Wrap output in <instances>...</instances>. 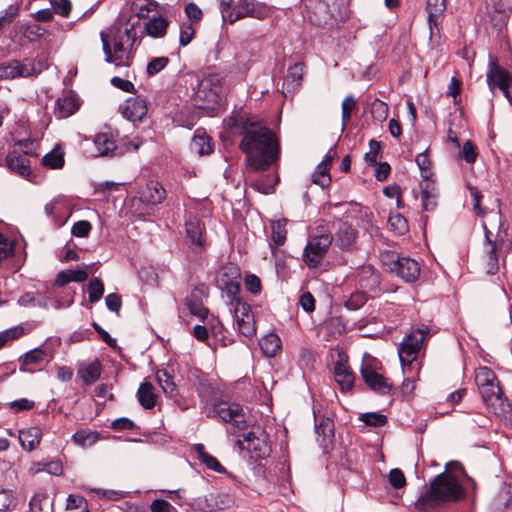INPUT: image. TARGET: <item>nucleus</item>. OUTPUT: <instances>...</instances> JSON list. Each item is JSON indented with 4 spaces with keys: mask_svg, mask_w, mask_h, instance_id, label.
Here are the masks:
<instances>
[{
    "mask_svg": "<svg viewBox=\"0 0 512 512\" xmlns=\"http://www.w3.org/2000/svg\"><path fill=\"white\" fill-rule=\"evenodd\" d=\"M226 125L232 134L242 136L239 149L246 155V162L253 171H266L278 161L279 141L262 121L249 117L246 113L237 112L226 120Z\"/></svg>",
    "mask_w": 512,
    "mask_h": 512,
    "instance_id": "nucleus-1",
    "label": "nucleus"
},
{
    "mask_svg": "<svg viewBox=\"0 0 512 512\" xmlns=\"http://www.w3.org/2000/svg\"><path fill=\"white\" fill-rule=\"evenodd\" d=\"M105 61L117 67H128L133 59V48L137 40L135 23L124 27L114 25L107 31L100 32Z\"/></svg>",
    "mask_w": 512,
    "mask_h": 512,
    "instance_id": "nucleus-2",
    "label": "nucleus"
},
{
    "mask_svg": "<svg viewBox=\"0 0 512 512\" xmlns=\"http://www.w3.org/2000/svg\"><path fill=\"white\" fill-rule=\"evenodd\" d=\"M465 497L464 488L455 476L441 473L435 477L430 486L416 502L420 510H429L445 502H457Z\"/></svg>",
    "mask_w": 512,
    "mask_h": 512,
    "instance_id": "nucleus-3",
    "label": "nucleus"
},
{
    "mask_svg": "<svg viewBox=\"0 0 512 512\" xmlns=\"http://www.w3.org/2000/svg\"><path fill=\"white\" fill-rule=\"evenodd\" d=\"M243 439L237 436L231 439L234 447L239 453L247 451L250 458L254 460L263 459L269 456L271 447L269 444V436L261 427H256L252 431L242 434Z\"/></svg>",
    "mask_w": 512,
    "mask_h": 512,
    "instance_id": "nucleus-4",
    "label": "nucleus"
},
{
    "mask_svg": "<svg viewBox=\"0 0 512 512\" xmlns=\"http://www.w3.org/2000/svg\"><path fill=\"white\" fill-rule=\"evenodd\" d=\"M222 79L218 74H209L200 80L194 93V105L199 109H213L220 100Z\"/></svg>",
    "mask_w": 512,
    "mask_h": 512,
    "instance_id": "nucleus-5",
    "label": "nucleus"
},
{
    "mask_svg": "<svg viewBox=\"0 0 512 512\" xmlns=\"http://www.w3.org/2000/svg\"><path fill=\"white\" fill-rule=\"evenodd\" d=\"M428 334V330L415 329L405 336L398 349L399 359L402 365L403 374H407V370L413 369V363L416 361L424 341Z\"/></svg>",
    "mask_w": 512,
    "mask_h": 512,
    "instance_id": "nucleus-6",
    "label": "nucleus"
},
{
    "mask_svg": "<svg viewBox=\"0 0 512 512\" xmlns=\"http://www.w3.org/2000/svg\"><path fill=\"white\" fill-rule=\"evenodd\" d=\"M214 411L224 422L230 424L227 428L230 437L237 436L238 432L245 431L248 428L245 413L238 403H219L215 405Z\"/></svg>",
    "mask_w": 512,
    "mask_h": 512,
    "instance_id": "nucleus-7",
    "label": "nucleus"
},
{
    "mask_svg": "<svg viewBox=\"0 0 512 512\" xmlns=\"http://www.w3.org/2000/svg\"><path fill=\"white\" fill-rule=\"evenodd\" d=\"M333 237L329 233L312 236L304 249L303 261L309 268H317L331 246Z\"/></svg>",
    "mask_w": 512,
    "mask_h": 512,
    "instance_id": "nucleus-8",
    "label": "nucleus"
},
{
    "mask_svg": "<svg viewBox=\"0 0 512 512\" xmlns=\"http://www.w3.org/2000/svg\"><path fill=\"white\" fill-rule=\"evenodd\" d=\"M117 135L113 131L97 133L90 141L85 138V153L89 157H114L117 151Z\"/></svg>",
    "mask_w": 512,
    "mask_h": 512,
    "instance_id": "nucleus-9",
    "label": "nucleus"
},
{
    "mask_svg": "<svg viewBox=\"0 0 512 512\" xmlns=\"http://www.w3.org/2000/svg\"><path fill=\"white\" fill-rule=\"evenodd\" d=\"M482 228L484 230L485 239L490 244V259L494 260L497 267L498 259L496 251L498 249V241L502 245L503 238L507 235V229L503 228L501 215L499 212H491L486 221H483Z\"/></svg>",
    "mask_w": 512,
    "mask_h": 512,
    "instance_id": "nucleus-10",
    "label": "nucleus"
},
{
    "mask_svg": "<svg viewBox=\"0 0 512 512\" xmlns=\"http://www.w3.org/2000/svg\"><path fill=\"white\" fill-rule=\"evenodd\" d=\"M269 15V8L255 0H239L233 10H229L224 19L233 24L236 21L252 17L259 20L265 19Z\"/></svg>",
    "mask_w": 512,
    "mask_h": 512,
    "instance_id": "nucleus-11",
    "label": "nucleus"
},
{
    "mask_svg": "<svg viewBox=\"0 0 512 512\" xmlns=\"http://www.w3.org/2000/svg\"><path fill=\"white\" fill-rule=\"evenodd\" d=\"M230 305L233 307L238 331L243 336L252 338L256 334V326L250 305L242 301L239 296L230 299Z\"/></svg>",
    "mask_w": 512,
    "mask_h": 512,
    "instance_id": "nucleus-12",
    "label": "nucleus"
},
{
    "mask_svg": "<svg viewBox=\"0 0 512 512\" xmlns=\"http://www.w3.org/2000/svg\"><path fill=\"white\" fill-rule=\"evenodd\" d=\"M486 407L495 415L505 417L511 410L508 399L504 396L498 380L486 387V393H480Z\"/></svg>",
    "mask_w": 512,
    "mask_h": 512,
    "instance_id": "nucleus-13",
    "label": "nucleus"
},
{
    "mask_svg": "<svg viewBox=\"0 0 512 512\" xmlns=\"http://www.w3.org/2000/svg\"><path fill=\"white\" fill-rule=\"evenodd\" d=\"M486 77L489 89L493 92L495 87H498L512 106V76L510 73L498 65L496 61H493Z\"/></svg>",
    "mask_w": 512,
    "mask_h": 512,
    "instance_id": "nucleus-14",
    "label": "nucleus"
},
{
    "mask_svg": "<svg viewBox=\"0 0 512 512\" xmlns=\"http://www.w3.org/2000/svg\"><path fill=\"white\" fill-rule=\"evenodd\" d=\"M240 278L241 273L237 265L229 263L222 267L219 283L230 299L238 297L240 292Z\"/></svg>",
    "mask_w": 512,
    "mask_h": 512,
    "instance_id": "nucleus-15",
    "label": "nucleus"
},
{
    "mask_svg": "<svg viewBox=\"0 0 512 512\" xmlns=\"http://www.w3.org/2000/svg\"><path fill=\"white\" fill-rule=\"evenodd\" d=\"M361 376L366 385L380 395H387L392 390V384L387 378L376 372L370 363H364L361 367Z\"/></svg>",
    "mask_w": 512,
    "mask_h": 512,
    "instance_id": "nucleus-16",
    "label": "nucleus"
},
{
    "mask_svg": "<svg viewBox=\"0 0 512 512\" xmlns=\"http://www.w3.org/2000/svg\"><path fill=\"white\" fill-rule=\"evenodd\" d=\"M390 270L405 282H414L420 275L419 263L410 257L392 259Z\"/></svg>",
    "mask_w": 512,
    "mask_h": 512,
    "instance_id": "nucleus-17",
    "label": "nucleus"
},
{
    "mask_svg": "<svg viewBox=\"0 0 512 512\" xmlns=\"http://www.w3.org/2000/svg\"><path fill=\"white\" fill-rule=\"evenodd\" d=\"M166 199V190L158 181L151 180L139 191V197L134 198L132 203H143L147 206H156Z\"/></svg>",
    "mask_w": 512,
    "mask_h": 512,
    "instance_id": "nucleus-18",
    "label": "nucleus"
},
{
    "mask_svg": "<svg viewBox=\"0 0 512 512\" xmlns=\"http://www.w3.org/2000/svg\"><path fill=\"white\" fill-rule=\"evenodd\" d=\"M186 242L195 250L206 247L205 224L197 217H190L185 222Z\"/></svg>",
    "mask_w": 512,
    "mask_h": 512,
    "instance_id": "nucleus-19",
    "label": "nucleus"
},
{
    "mask_svg": "<svg viewBox=\"0 0 512 512\" xmlns=\"http://www.w3.org/2000/svg\"><path fill=\"white\" fill-rule=\"evenodd\" d=\"M35 74L33 64H23L18 60L0 63V80L28 77Z\"/></svg>",
    "mask_w": 512,
    "mask_h": 512,
    "instance_id": "nucleus-20",
    "label": "nucleus"
},
{
    "mask_svg": "<svg viewBox=\"0 0 512 512\" xmlns=\"http://www.w3.org/2000/svg\"><path fill=\"white\" fill-rule=\"evenodd\" d=\"M147 110L146 101L140 97H130L120 106L123 117L133 122L140 121L147 114Z\"/></svg>",
    "mask_w": 512,
    "mask_h": 512,
    "instance_id": "nucleus-21",
    "label": "nucleus"
},
{
    "mask_svg": "<svg viewBox=\"0 0 512 512\" xmlns=\"http://www.w3.org/2000/svg\"><path fill=\"white\" fill-rule=\"evenodd\" d=\"M6 167L20 177L29 178L31 175L30 161L19 151H10L5 158Z\"/></svg>",
    "mask_w": 512,
    "mask_h": 512,
    "instance_id": "nucleus-22",
    "label": "nucleus"
},
{
    "mask_svg": "<svg viewBox=\"0 0 512 512\" xmlns=\"http://www.w3.org/2000/svg\"><path fill=\"white\" fill-rule=\"evenodd\" d=\"M80 107L78 98L72 92H66L56 100L54 114L63 119L73 115Z\"/></svg>",
    "mask_w": 512,
    "mask_h": 512,
    "instance_id": "nucleus-23",
    "label": "nucleus"
},
{
    "mask_svg": "<svg viewBox=\"0 0 512 512\" xmlns=\"http://www.w3.org/2000/svg\"><path fill=\"white\" fill-rule=\"evenodd\" d=\"M446 3L447 0H426V12L428 14V24L431 35L442 20L443 13L446 10Z\"/></svg>",
    "mask_w": 512,
    "mask_h": 512,
    "instance_id": "nucleus-24",
    "label": "nucleus"
},
{
    "mask_svg": "<svg viewBox=\"0 0 512 512\" xmlns=\"http://www.w3.org/2000/svg\"><path fill=\"white\" fill-rule=\"evenodd\" d=\"M156 3L153 0H134L130 4L131 17L126 24L135 23V28L139 25L140 19L148 17V14L154 9Z\"/></svg>",
    "mask_w": 512,
    "mask_h": 512,
    "instance_id": "nucleus-25",
    "label": "nucleus"
},
{
    "mask_svg": "<svg viewBox=\"0 0 512 512\" xmlns=\"http://www.w3.org/2000/svg\"><path fill=\"white\" fill-rule=\"evenodd\" d=\"M315 432L320 445L327 446L334 437V423L332 419L324 416L315 417Z\"/></svg>",
    "mask_w": 512,
    "mask_h": 512,
    "instance_id": "nucleus-26",
    "label": "nucleus"
},
{
    "mask_svg": "<svg viewBox=\"0 0 512 512\" xmlns=\"http://www.w3.org/2000/svg\"><path fill=\"white\" fill-rule=\"evenodd\" d=\"M102 366L98 359L82 364L77 371L78 377L85 385L95 383L101 376Z\"/></svg>",
    "mask_w": 512,
    "mask_h": 512,
    "instance_id": "nucleus-27",
    "label": "nucleus"
},
{
    "mask_svg": "<svg viewBox=\"0 0 512 512\" xmlns=\"http://www.w3.org/2000/svg\"><path fill=\"white\" fill-rule=\"evenodd\" d=\"M334 376L337 384L343 392L351 391L354 383V375L349 366L341 361H338L334 366Z\"/></svg>",
    "mask_w": 512,
    "mask_h": 512,
    "instance_id": "nucleus-28",
    "label": "nucleus"
},
{
    "mask_svg": "<svg viewBox=\"0 0 512 512\" xmlns=\"http://www.w3.org/2000/svg\"><path fill=\"white\" fill-rule=\"evenodd\" d=\"M42 431L39 427H30L19 431V442L21 447L27 451L35 450L41 441Z\"/></svg>",
    "mask_w": 512,
    "mask_h": 512,
    "instance_id": "nucleus-29",
    "label": "nucleus"
},
{
    "mask_svg": "<svg viewBox=\"0 0 512 512\" xmlns=\"http://www.w3.org/2000/svg\"><path fill=\"white\" fill-rule=\"evenodd\" d=\"M357 231L350 225L343 224L336 234V245L342 250H351L355 247Z\"/></svg>",
    "mask_w": 512,
    "mask_h": 512,
    "instance_id": "nucleus-30",
    "label": "nucleus"
},
{
    "mask_svg": "<svg viewBox=\"0 0 512 512\" xmlns=\"http://www.w3.org/2000/svg\"><path fill=\"white\" fill-rule=\"evenodd\" d=\"M304 72L303 63H295L290 66L287 71V75L284 79L283 88L287 89L288 92L296 91L302 83Z\"/></svg>",
    "mask_w": 512,
    "mask_h": 512,
    "instance_id": "nucleus-31",
    "label": "nucleus"
},
{
    "mask_svg": "<svg viewBox=\"0 0 512 512\" xmlns=\"http://www.w3.org/2000/svg\"><path fill=\"white\" fill-rule=\"evenodd\" d=\"M88 278V274L84 269H66L60 271L55 278V285L64 287L70 282H84Z\"/></svg>",
    "mask_w": 512,
    "mask_h": 512,
    "instance_id": "nucleus-32",
    "label": "nucleus"
},
{
    "mask_svg": "<svg viewBox=\"0 0 512 512\" xmlns=\"http://www.w3.org/2000/svg\"><path fill=\"white\" fill-rule=\"evenodd\" d=\"M137 398L144 409L154 408L156 404V394L154 393V386L152 383H141L137 391Z\"/></svg>",
    "mask_w": 512,
    "mask_h": 512,
    "instance_id": "nucleus-33",
    "label": "nucleus"
},
{
    "mask_svg": "<svg viewBox=\"0 0 512 512\" xmlns=\"http://www.w3.org/2000/svg\"><path fill=\"white\" fill-rule=\"evenodd\" d=\"M287 220L280 219L276 221H272L271 223V241L270 247L273 250L274 247L284 245L287 237V229H286Z\"/></svg>",
    "mask_w": 512,
    "mask_h": 512,
    "instance_id": "nucleus-34",
    "label": "nucleus"
},
{
    "mask_svg": "<svg viewBox=\"0 0 512 512\" xmlns=\"http://www.w3.org/2000/svg\"><path fill=\"white\" fill-rule=\"evenodd\" d=\"M191 150L200 156L210 154L213 147L209 136L197 130L191 142Z\"/></svg>",
    "mask_w": 512,
    "mask_h": 512,
    "instance_id": "nucleus-35",
    "label": "nucleus"
},
{
    "mask_svg": "<svg viewBox=\"0 0 512 512\" xmlns=\"http://www.w3.org/2000/svg\"><path fill=\"white\" fill-rule=\"evenodd\" d=\"M495 373L486 366H481L475 371V383L479 393H486V387L497 381Z\"/></svg>",
    "mask_w": 512,
    "mask_h": 512,
    "instance_id": "nucleus-36",
    "label": "nucleus"
},
{
    "mask_svg": "<svg viewBox=\"0 0 512 512\" xmlns=\"http://www.w3.org/2000/svg\"><path fill=\"white\" fill-rule=\"evenodd\" d=\"M195 451L197 453L199 461L205 464V466L208 469H211L218 473L226 472V469L221 465L217 458L205 451V447L203 444H196Z\"/></svg>",
    "mask_w": 512,
    "mask_h": 512,
    "instance_id": "nucleus-37",
    "label": "nucleus"
},
{
    "mask_svg": "<svg viewBox=\"0 0 512 512\" xmlns=\"http://www.w3.org/2000/svg\"><path fill=\"white\" fill-rule=\"evenodd\" d=\"M169 22L162 16L153 17L145 24L147 34L153 38H161L166 34Z\"/></svg>",
    "mask_w": 512,
    "mask_h": 512,
    "instance_id": "nucleus-38",
    "label": "nucleus"
},
{
    "mask_svg": "<svg viewBox=\"0 0 512 512\" xmlns=\"http://www.w3.org/2000/svg\"><path fill=\"white\" fill-rule=\"evenodd\" d=\"M260 348L268 357L276 356L281 350V339L275 333H270L260 340Z\"/></svg>",
    "mask_w": 512,
    "mask_h": 512,
    "instance_id": "nucleus-39",
    "label": "nucleus"
},
{
    "mask_svg": "<svg viewBox=\"0 0 512 512\" xmlns=\"http://www.w3.org/2000/svg\"><path fill=\"white\" fill-rule=\"evenodd\" d=\"M422 207L425 211H434L437 206V193L434 185L426 182L421 190Z\"/></svg>",
    "mask_w": 512,
    "mask_h": 512,
    "instance_id": "nucleus-40",
    "label": "nucleus"
},
{
    "mask_svg": "<svg viewBox=\"0 0 512 512\" xmlns=\"http://www.w3.org/2000/svg\"><path fill=\"white\" fill-rule=\"evenodd\" d=\"M279 182L278 175L275 176H265L259 179H256L250 183V187L254 190L262 193V194H271L274 192L275 185Z\"/></svg>",
    "mask_w": 512,
    "mask_h": 512,
    "instance_id": "nucleus-41",
    "label": "nucleus"
},
{
    "mask_svg": "<svg viewBox=\"0 0 512 512\" xmlns=\"http://www.w3.org/2000/svg\"><path fill=\"white\" fill-rule=\"evenodd\" d=\"M64 163V154L60 148H54L42 158V165L50 169H60Z\"/></svg>",
    "mask_w": 512,
    "mask_h": 512,
    "instance_id": "nucleus-42",
    "label": "nucleus"
},
{
    "mask_svg": "<svg viewBox=\"0 0 512 512\" xmlns=\"http://www.w3.org/2000/svg\"><path fill=\"white\" fill-rule=\"evenodd\" d=\"M27 333L28 331L21 325L0 332V349Z\"/></svg>",
    "mask_w": 512,
    "mask_h": 512,
    "instance_id": "nucleus-43",
    "label": "nucleus"
},
{
    "mask_svg": "<svg viewBox=\"0 0 512 512\" xmlns=\"http://www.w3.org/2000/svg\"><path fill=\"white\" fill-rule=\"evenodd\" d=\"M157 381L166 395L173 396L176 393L177 387L171 375L166 370H159L156 373Z\"/></svg>",
    "mask_w": 512,
    "mask_h": 512,
    "instance_id": "nucleus-44",
    "label": "nucleus"
},
{
    "mask_svg": "<svg viewBox=\"0 0 512 512\" xmlns=\"http://www.w3.org/2000/svg\"><path fill=\"white\" fill-rule=\"evenodd\" d=\"M512 504V485L503 484L495 497V507L499 510L507 509Z\"/></svg>",
    "mask_w": 512,
    "mask_h": 512,
    "instance_id": "nucleus-45",
    "label": "nucleus"
},
{
    "mask_svg": "<svg viewBox=\"0 0 512 512\" xmlns=\"http://www.w3.org/2000/svg\"><path fill=\"white\" fill-rule=\"evenodd\" d=\"M330 169L325 164H318L315 172L312 174V182L326 188L331 184Z\"/></svg>",
    "mask_w": 512,
    "mask_h": 512,
    "instance_id": "nucleus-46",
    "label": "nucleus"
},
{
    "mask_svg": "<svg viewBox=\"0 0 512 512\" xmlns=\"http://www.w3.org/2000/svg\"><path fill=\"white\" fill-rule=\"evenodd\" d=\"M379 274L372 267H364L361 271L360 285L363 288H372L379 283Z\"/></svg>",
    "mask_w": 512,
    "mask_h": 512,
    "instance_id": "nucleus-47",
    "label": "nucleus"
},
{
    "mask_svg": "<svg viewBox=\"0 0 512 512\" xmlns=\"http://www.w3.org/2000/svg\"><path fill=\"white\" fill-rule=\"evenodd\" d=\"M388 225L390 230L398 235L405 234L409 229L407 220L401 214L391 215L388 219Z\"/></svg>",
    "mask_w": 512,
    "mask_h": 512,
    "instance_id": "nucleus-48",
    "label": "nucleus"
},
{
    "mask_svg": "<svg viewBox=\"0 0 512 512\" xmlns=\"http://www.w3.org/2000/svg\"><path fill=\"white\" fill-rule=\"evenodd\" d=\"M104 294V284L99 278H93L88 284L89 302L99 301Z\"/></svg>",
    "mask_w": 512,
    "mask_h": 512,
    "instance_id": "nucleus-49",
    "label": "nucleus"
},
{
    "mask_svg": "<svg viewBox=\"0 0 512 512\" xmlns=\"http://www.w3.org/2000/svg\"><path fill=\"white\" fill-rule=\"evenodd\" d=\"M356 105H357L356 104V100L351 95L345 97V99L343 100L342 105H341V108H342V127H343V129L350 122L352 113L355 110Z\"/></svg>",
    "mask_w": 512,
    "mask_h": 512,
    "instance_id": "nucleus-50",
    "label": "nucleus"
},
{
    "mask_svg": "<svg viewBox=\"0 0 512 512\" xmlns=\"http://www.w3.org/2000/svg\"><path fill=\"white\" fill-rule=\"evenodd\" d=\"M370 106L372 117L375 120L379 122L386 120L388 115V105L385 102L376 98L371 102Z\"/></svg>",
    "mask_w": 512,
    "mask_h": 512,
    "instance_id": "nucleus-51",
    "label": "nucleus"
},
{
    "mask_svg": "<svg viewBox=\"0 0 512 512\" xmlns=\"http://www.w3.org/2000/svg\"><path fill=\"white\" fill-rule=\"evenodd\" d=\"M46 353L41 348H35L25 353L21 360L24 365H38L45 360Z\"/></svg>",
    "mask_w": 512,
    "mask_h": 512,
    "instance_id": "nucleus-52",
    "label": "nucleus"
},
{
    "mask_svg": "<svg viewBox=\"0 0 512 512\" xmlns=\"http://www.w3.org/2000/svg\"><path fill=\"white\" fill-rule=\"evenodd\" d=\"M360 420L368 426L382 427L387 423V417L384 414L369 412L360 416Z\"/></svg>",
    "mask_w": 512,
    "mask_h": 512,
    "instance_id": "nucleus-53",
    "label": "nucleus"
},
{
    "mask_svg": "<svg viewBox=\"0 0 512 512\" xmlns=\"http://www.w3.org/2000/svg\"><path fill=\"white\" fill-rule=\"evenodd\" d=\"M169 63V58L165 56L156 57L150 60L147 64V74L149 76H154L160 71H162Z\"/></svg>",
    "mask_w": 512,
    "mask_h": 512,
    "instance_id": "nucleus-54",
    "label": "nucleus"
},
{
    "mask_svg": "<svg viewBox=\"0 0 512 512\" xmlns=\"http://www.w3.org/2000/svg\"><path fill=\"white\" fill-rule=\"evenodd\" d=\"M6 407L14 413L28 411L35 407V402L27 398H21L6 404Z\"/></svg>",
    "mask_w": 512,
    "mask_h": 512,
    "instance_id": "nucleus-55",
    "label": "nucleus"
},
{
    "mask_svg": "<svg viewBox=\"0 0 512 512\" xmlns=\"http://www.w3.org/2000/svg\"><path fill=\"white\" fill-rule=\"evenodd\" d=\"M195 35V29L193 27V23L184 22L180 26V36L179 42L182 46H187L193 39Z\"/></svg>",
    "mask_w": 512,
    "mask_h": 512,
    "instance_id": "nucleus-56",
    "label": "nucleus"
},
{
    "mask_svg": "<svg viewBox=\"0 0 512 512\" xmlns=\"http://www.w3.org/2000/svg\"><path fill=\"white\" fill-rule=\"evenodd\" d=\"M72 439L77 445L82 447L92 445L96 441L94 433L85 430H80L74 433Z\"/></svg>",
    "mask_w": 512,
    "mask_h": 512,
    "instance_id": "nucleus-57",
    "label": "nucleus"
},
{
    "mask_svg": "<svg viewBox=\"0 0 512 512\" xmlns=\"http://www.w3.org/2000/svg\"><path fill=\"white\" fill-rule=\"evenodd\" d=\"M381 150L380 143L376 140H371L369 142V152H367L364 156V159L368 165L376 166L377 159Z\"/></svg>",
    "mask_w": 512,
    "mask_h": 512,
    "instance_id": "nucleus-58",
    "label": "nucleus"
},
{
    "mask_svg": "<svg viewBox=\"0 0 512 512\" xmlns=\"http://www.w3.org/2000/svg\"><path fill=\"white\" fill-rule=\"evenodd\" d=\"M416 164L418 165L419 169L421 170V176L425 178L426 180L429 178L431 172H430V159L426 152L419 153L416 156Z\"/></svg>",
    "mask_w": 512,
    "mask_h": 512,
    "instance_id": "nucleus-59",
    "label": "nucleus"
},
{
    "mask_svg": "<svg viewBox=\"0 0 512 512\" xmlns=\"http://www.w3.org/2000/svg\"><path fill=\"white\" fill-rule=\"evenodd\" d=\"M45 33V29L38 24H32L25 27L23 35L30 42L39 40Z\"/></svg>",
    "mask_w": 512,
    "mask_h": 512,
    "instance_id": "nucleus-60",
    "label": "nucleus"
},
{
    "mask_svg": "<svg viewBox=\"0 0 512 512\" xmlns=\"http://www.w3.org/2000/svg\"><path fill=\"white\" fill-rule=\"evenodd\" d=\"M388 478L389 483L395 489L403 488L406 485V478L403 472L398 468L392 469L389 472Z\"/></svg>",
    "mask_w": 512,
    "mask_h": 512,
    "instance_id": "nucleus-61",
    "label": "nucleus"
},
{
    "mask_svg": "<svg viewBox=\"0 0 512 512\" xmlns=\"http://www.w3.org/2000/svg\"><path fill=\"white\" fill-rule=\"evenodd\" d=\"M184 10L191 23H199L202 20L203 12L195 3H188Z\"/></svg>",
    "mask_w": 512,
    "mask_h": 512,
    "instance_id": "nucleus-62",
    "label": "nucleus"
},
{
    "mask_svg": "<svg viewBox=\"0 0 512 512\" xmlns=\"http://www.w3.org/2000/svg\"><path fill=\"white\" fill-rule=\"evenodd\" d=\"M92 229L89 221L81 220L72 226L71 233L76 237H87Z\"/></svg>",
    "mask_w": 512,
    "mask_h": 512,
    "instance_id": "nucleus-63",
    "label": "nucleus"
},
{
    "mask_svg": "<svg viewBox=\"0 0 512 512\" xmlns=\"http://www.w3.org/2000/svg\"><path fill=\"white\" fill-rule=\"evenodd\" d=\"M461 155L468 164H473L477 159V151L471 141H466L462 147Z\"/></svg>",
    "mask_w": 512,
    "mask_h": 512,
    "instance_id": "nucleus-64",
    "label": "nucleus"
}]
</instances>
